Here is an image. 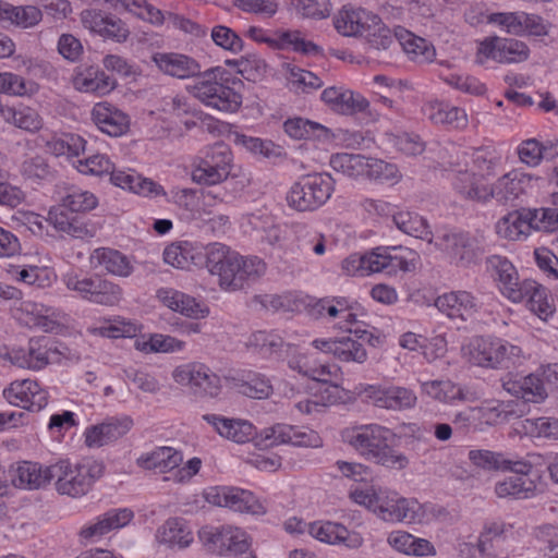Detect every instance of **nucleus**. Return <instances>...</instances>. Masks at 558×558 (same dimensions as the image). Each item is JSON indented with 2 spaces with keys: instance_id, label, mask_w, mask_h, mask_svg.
<instances>
[{
  "instance_id": "nucleus-11",
  "label": "nucleus",
  "mask_w": 558,
  "mask_h": 558,
  "mask_svg": "<svg viewBox=\"0 0 558 558\" xmlns=\"http://www.w3.org/2000/svg\"><path fill=\"white\" fill-rule=\"evenodd\" d=\"M204 498L208 504L238 512L263 515L267 511L253 493L233 486L209 487L205 490Z\"/></svg>"
},
{
  "instance_id": "nucleus-12",
  "label": "nucleus",
  "mask_w": 558,
  "mask_h": 558,
  "mask_svg": "<svg viewBox=\"0 0 558 558\" xmlns=\"http://www.w3.org/2000/svg\"><path fill=\"white\" fill-rule=\"evenodd\" d=\"M531 464L523 462L512 463L514 473L495 485V494L498 498L521 500L530 499L538 494V486L530 475Z\"/></svg>"
},
{
  "instance_id": "nucleus-54",
  "label": "nucleus",
  "mask_w": 558,
  "mask_h": 558,
  "mask_svg": "<svg viewBox=\"0 0 558 558\" xmlns=\"http://www.w3.org/2000/svg\"><path fill=\"white\" fill-rule=\"evenodd\" d=\"M481 426L483 424L494 426L508 422L511 417L518 416L512 409L511 402L493 401L477 407Z\"/></svg>"
},
{
  "instance_id": "nucleus-36",
  "label": "nucleus",
  "mask_w": 558,
  "mask_h": 558,
  "mask_svg": "<svg viewBox=\"0 0 558 558\" xmlns=\"http://www.w3.org/2000/svg\"><path fill=\"white\" fill-rule=\"evenodd\" d=\"M502 388L524 402H543L548 393L545 383L539 375L530 374L520 379L507 380L502 383Z\"/></svg>"
},
{
  "instance_id": "nucleus-15",
  "label": "nucleus",
  "mask_w": 558,
  "mask_h": 558,
  "mask_svg": "<svg viewBox=\"0 0 558 558\" xmlns=\"http://www.w3.org/2000/svg\"><path fill=\"white\" fill-rule=\"evenodd\" d=\"M260 441L264 442L265 447L284 444L313 448L322 446V439L316 432L287 424H276L271 427L264 428L260 432Z\"/></svg>"
},
{
  "instance_id": "nucleus-23",
  "label": "nucleus",
  "mask_w": 558,
  "mask_h": 558,
  "mask_svg": "<svg viewBox=\"0 0 558 558\" xmlns=\"http://www.w3.org/2000/svg\"><path fill=\"white\" fill-rule=\"evenodd\" d=\"M132 425L133 421L129 416L107 418L85 430V445L89 448L106 446L125 435Z\"/></svg>"
},
{
  "instance_id": "nucleus-16",
  "label": "nucleus",
  "mask_w": 558,
  "mask_h": 558,
  "mask_svg": "<svg viewBox=\"0 0 558 558\" xmlns=\"http://www.w3.org/2000/svg\"><path fill=\"white\" fill-rule=\"evenodd\" d=\"M3 397L15 407L38 412L48 403V393L37 381L31 379L15 380L3 390Z\"/></svg>"
},
{
  "instance_id": "nucleus-10",
  "label": "nucleus",
  "mask_w": 558,
  "mask_h": 558,
  "mask_svg": "<svg viewBox=\"0 0 558 558\" xmlns=\"http://www.w3.org/2000/svg\"><path fill=\"white\" fill-rule=\"evenodd\" d=\"M198 534L206 549L217 555H238L250 548L246 532L235 526H205Z\"/></svg>"
},
{
  "instance_id": "nucleus-44",
  "label": "nucleus",
  "mask_w": 558,
  "mask_h": 558,
  "mask_svg": "<svg viewBox=\"0 0 558 558\" xmlns=\"http://www.w3.org/2000/svg\"><path fill=\"white\" fill-rule=\"evenodd\" d=\"M50 471L51 464L43 465L37 462L24 461L17 466L13 483L19 487L40 488L53 480V476H50L52 474Z\"/></svg>"
},
{
  "instance_id": "nucleus-62",
  "label": "nucleus",
  "mask_w": 558,
  "mask_h": 558,
  "mask_svg": "<svg viewBox=\"0 0 558 558\" xmlns=\"http://www.w3.org/2000/svg\"><path fill=\"white\" fill-rule=\"evenodd\" d=\"M288 76L287 80L292 88L295 90L310 92L314 89L320 88L324 83L323 81L313 72L303 70L298 66L288 65Z\"/></svg>"
},
{
  "instance_id": "nucleus-42",
  "label": "nucleus",
  "mask_w": 558,
  "mask_h": 558,
  "mask_svg": "<svg viewBox=\"0 0 558 558\" xmlns=\"http://www.w3.org/2000/svg\"><path fill=\"white\" fill-rule=\"evenodd\" d=\"M157 298L172 311L187 317H204L208 313V310L204 308L194 298L173 289H159Z\"/></svg>"
},
{
  "instance_id": "nucleus-58",
  "label": "nucleus",
  "mask_w": 558,
  "mask_h": 558,
  "mask_svg": "<svg viewBox=\"0 0 558 558\" xmlns=\"http://www.w3.org/2000/svg\"><path fill=\"white\" fill-rule=\"evenodd\" d=\"M471 462L485 471H507L512 469V462L504 458L501 453L490 450L476 449L469 452Z\"/></svg>"
},
{
  "instance_id": "nucleus-31",
  "label": "nucleus",
  "mask_w": 558,
  "mask_h": 558,
  "mask_svg": "<svg viewBox=\"0 0 558 558\" xmlns=\"http://www.w3.org/2000/svg\"><path fill=\"white\" fill-rule=\"evenodd\" d=\"M92 119L101 132L110 136L124 134L130 125L128 114L107 101L94 106Z\"/></svg>"
},
{
  "instance_id": "nucleus-55",
  "label": "nucleus",
  "mask_w": 558,
  "mask_h": 558,
  "mask_svg": "<svg viewBox=\"0 0 558 558\" xmlns=\"http://www.w3.org/2000/svg\"><path fill=\"white\" fill-rule=\"evenodd\" d=\"M252 302L256 305L265 310L271 311H286V312H299L302 310V305L304 304V299L298 298L292 293H287L282 295L278 294H264V295H255Z\"/></svg>"
},
{
  "instance_id": "nucleus-39",
  "label": "nucleus",
  "mask_w": 558,
  "mask_h": 558,
  "mask_svg": "<svg viewBox=\"0 0 558 558\" xmlns=\"http://www.w3.org/2000/svg\"><path fill=\"white\" fill-rule=\"evenodd\" d=\"M182 461L181 451L172 447H158L151 452L141 456L137 459V465L144 470L167 473L178 469Z\"/></svg>"
},
{
  "instance_id": "nucleus-17",
  "label": "nucleus",
  "mask_w": 558,
  "mask_h": 558,
  "mask_svg": "<svg viewBox=\"0 0 558 558\" xmlns=\"http://www.w3.org/2000/svg\"><path fill=\"white\" fill-rule=\"evenodd\" d=\"M374 258L376 272L388 275L413 271L420 259L414 251L402 246L376 247Z\"/></svg>"
},
{
  "instance_id": "nucleus-14",
  "label": "nucleus",
  "mask_w": 558,
  "mask_h": 558,
  "mask_svg": "<svg viewBox=\"0 0 558 558\" xmlns=\"http://www.w3.org/2000/svg\"><path fill=\"white\" fill-rule=\"evenodd\" d=\"M530 56L527 45L514 38L493 37L481 43L477 51V61L483 63L482 57L493 59L500 63H518L525 61Z\"/></svg>"
},
{
  "instance_id": "nucleus-21",
  "label": "nucleus",
  "mask_w": 558,
  "mask_h": 558,
  "mask_svg": "<svg viewBox=\"0 0 558 558\" xmlns=\"http://www.w3.org/2000/svg\"><path fill=\"white\" fill-rule=\"evenodd\" d=\"M435 306L449 318L468 320L473 318L481 308L477 299L469 291L459 290L439 295Z\"/></svg>"
},
{
  "instance_id": "nucleus-47",
  "label": "nucleus",
  "mask_w": 558,
  "mask_h": 558,
  "mask_svg": "<svg viewBox=\"0 0 558 558\" xmlns=\"http://www.w3.org/2000/svg\"><path fill=\"white\" fill-rule=\"evenodd\" d=\"M396 227L403 233L433 243V232L427 220L416 213L399 211L392 216Z\"/></svg>"
},
{
  "instance_id": "nucleus-29",
  "label": "nucleus",
  "mask_w": 558,
  "mask_h": 558,
  "mask_svg": "<svg viewBox=\"0 0 558 558\" xmlns=\"http://www.w3.org/2000/svg\"><path fill=\"white\" fill-rule=\"evenodd\" d=\"M165 263L180 269L196 267H206L207 245H193L189 242L171 244L163 251Z\"/></svg>"
},
{
  "instance_id": "nucleus-49",
  "label": "nucleus",
  "mask_w": 558,
  "mask_h": 558,
  "mask_svg": "<svg viewBox=\"0 0 558 558\" xmlns=\"http://www.w3.org/2000/svg\"><path fill=\"white\" fill-rule=\"evenodd\" d=\"M41 19L43 13L37 7H13L0 1V21H9L21 28H31L37 25Z\"/></svg>"
},
{
  "instance_id": "nucleus-25",
  "label": "nucleus",
  "mask_w": 558,
  "mask_h": 558,
  "mask_svg": "<svg viewBox=\"0 0 558 558\" xmlns=\"http://www.w3.org/2000/svg\"><path fill=\"white\" fill-rule=\"evenodd\" d=\"M308 533L316 539L331 545L344 544L349 548H359L363 544L359 533L350 532L344 525L331 521L310 523Z\"/></svg>"
},
{
  "instance_id": "nucleus-8",
  "label": "nucleus",
  "mask_w": 558,
  "mask_h": 558,
  "mask_svg": "<svg viewBox=\"0 0 558 558\" xmlns=\"http://www.w3.org/2000/svg\"><path fill=\"white\" fill-rule=\"evenodd\" d=\"M63 282L69 290L77 292L90 303L116 306L123 299V289L100 276L81 277L70 272L63 277Z\"/></svg>"
},
{
  "instance_id": "nucleus-28",
  "label": "nucleus",
  "mask_w": 558,
  "mask_h": 558,
  "mask_svg": "<svg viewBox=\"0 0 558 558\" xmlns=\"http://www.w3.org/2000/svg\"><path fill=\"white\" fill-rule=\"evenodd\" d=\"M369 397L378 408L403 411L412 409L417 401L416 395L409 388L390 386L386 388L371 386Z\"/></svg>"
},
{
  "instance_id": "nucleus-34",
  "label": "nucleus",
  "mask_w": 558,
  "mask_h": 558,
  "mask_svg": "<svg viewBox=\"0 0 558 558\" xmlns=\"http://www.w3.org/2000/svg\"><path fill=\"white\" fill-rule=\"evenodd\" d=\"M134 513L131 509H111L97 518L95 523L84 526L80 531V537L83 541H92L100 537L112 530L121 529L129 524Z\"/></svg>"
},
{
  "instance_id": "nucleus-18",
  "label": "nucleus",
  "mask_w": 558,
  "mask_h": 558,
  "mask_svg": "<svg viewBox=\"0 0 558 558\" xmlns=\"http://www.w3.org/2000/svg\"><path fill=\"white\" fill-rule=\"evenodd\" d=\"M330 166L335 171L350 178L368 175L376 179L383 174L384 169L388 168V165L381 160H373L362 155L347 153L332 155Z\"/></svg>"
},
{
  "instance_id": "nucleus-30",
  "label": "nucleus",
  "mask_w": 558,
  "mask_h": 558,
  "mask_svg": "<svg viewBox=\"0 0 558 558\" xmlns=\"http://www.w3.org/2000/svg\"><path fill=\"white\" fill-rule=\"evenodd\" d=\"M153 61L165 74L184 80L201 74V65L193 58L175 52H157Z\"/></svg>"
},
{
  "instance_id": "nucleus-22",
  "label": "nucleus",
  "mask_w": 558,
  "mask_h": 558,
  "mask_svg": "<svg viewBox=\"0 0 558 558\" xmlns=\"http://www.w3.org/2000/svg\"><path fill=\"white\" fill-rule=\"evenodd\" d=\"M312 344L324 353L332 354L341 362L363 364L367 360V352L363 343L351 336L333 339H315Z\"/></svg>"
},
{
  "instance_id": "nucleus-5",
  "label": "nucleus",
  "mask_w": 558,
  "mask_h": 558,
  "mask_svg": "<svg viewBox=\"0 0 558 558\" xmlns=\"http://www.w3.org/2000/svg\"><path fill=\"white\" fill-rule=\"evenodd\" d=\"M50 472L59 494L77 498L86 495L93 484L104 475L105 465L90 459L76 464L64 459L51 464Z\"/></svg>"
},
{
  "instance_id": "nucleus-59",
  "label": "nucleus",
  "mask_w": 558,
  "mask_h": 558,
  "mask_svg": "<svg viewBox=\"0 0 558 558\" xmlns=\"http://www.w3.org/2000/svg\"><path fill=\"white\" fill-rule=\"evenodd\" d=\"M135 347L137 350L145 352L172 353L182 351L185 347V342L171 336L155 333L151 335L147 341L140 342L137 340Z\"/></svg>"
},
{
  "instance_id": "nucleus-27",
  "label": "nucleus",
  "mask_w": 558,
  "mask_h": 558,
  "mask_svg": "<svg viewBox=\"0 0 558 558\" xmlns=\"http://www.w3.org/2000/svg\"><path fill=\"white\" fill-rule=\"evenodd\" d=\"M377 22V15L348 7H343L333 19L336 29L343 36H363Z\"/></svg>"
},
{
  "instance_id": "nucleus-4",
  "label": "nucleus",
  "mask_w": 558,
  "mask_h": 558,
  "mask_svg": "<svg viewBox=\"0 0 558 558\" xmlns=\"http://www.w3.org/2000/svg\"><path fill=\"white\" fill-rule=\"evenodd\" d=\"M354 500L367 507L380 519L390 522H422V506L416 500L400 497L387 488L371 486L353 493Z\"/></svg>"
},
{
  "instance_id": "nucleus-24",
  "label": "nucleus",
  "mask_w": 558,
  "mask_h": 558,
  "mask_svg": "<svg viewBox=\"0 0 558 558\" xmlns=\"http://www.w3.org/2000/svg\"><path fill=\"white\" fill-rule=\"evenodd\" d=\"M246 35L257 43H266L280 49L292 47L294 51L302 52L304 54L320 53V48L316 44L305 40L299 31L282 32L277 38H269L265 35V32L262 28L251 26L247 29Z\"/></svg>"
},
{
  "instance_id": "nucleus-48",
  "label": "nucleus",
  "mask_w": 558,
  "mask_h": 558,
  "mask_svg": "<svg viewBox=\"0 0 558 558\" xmlns=\"http://www.w3.org/2000/svg\"><path fill=\"white\" fill-rule=\"evenodd\" d=\"M21 175L35 184L52 181L56 169L41 155H26L20 165Z\"/></svg>"
},
{
  "instance_id": "nucleus-2",
  "label": "nucleus",
  "mask_w": 558,
  "mask_h": 558,
  "mask_svg": "<svg viewBox=\"0 0 558 558\" xmlns=\"http://www.w3.org/2000/svg\"><path fill=\"white\" fill-rule=\"evenodd\" d=\"M390 437L391 432L377 424L360 425L342 433L344 442L366 460L385 468L403 470L409 459L388 444Z\"/></svg>"
},
{
  "instance_id": "nucleus-19",
  "label": "nucleus",
  "mask_w": 558,
  "mask_h": 558,
  "mask_svg": "<svg viewBox=\"0 0 558 558\" xmlns=\"http://www.w3.org/2000/svg\"><path fill=\"white\" fill-rule=\"evenodd\" d=\"M487 268L492 271L501 293L512 302L522 301V281L510 260L499 255H493L486 260Z\"/></svg>"
},
{
  "instance_id": "nucleus-38",
  "label": "nucleus",
  "mask_w": 558,
  "mask_h": 558,
  "mask_svg": "<svg viewBox=\"0 0 558 558\" xmlns=\"http://www.w3.org/2000/svg\"><path fill=\"white\" fill-rule=\"evenodd\" d=\"M322 99L335 111L342 114H355L368 108V100L352 90L328 87L323 90Z\"/></svg>"
},
{
  "instance_id": "nucleus-7",
  "label": "nucleus",
  "mask_w": 558,
  "mask_h": 558,
  "mask_svg": "<svg viewBox=\"0 0 558 558\" xmlns=\"http://www.w3.org/2000/svg\"><path fill=\"white\" fill-rule=\"evenodd\" d=\"M333 192V180L327 173L302 177L287 194L288 205L301 213L314 211L322 207Z\"/></svg>"
},
{
  "instance_id": "nucleus-46",
  "label": "nucleus",
  "mask_w": 558,
  "mask_h": 558,
  "mask_svg": "<svg viewBox=\"0 0 558 558\" xmlns=\"http://www.w3.org/2000/svg\"><path fill=\"white\" fill-rule=\"evenodd\" d=\"M388 544L399 553L413 556L435 555V547L425 538L414 537L404 531H393L388 535Z\"/></svg>"
},
{
  "instance_id": "nucleus-40",
  "label": "nucleus",
  "mask_w": 558,
  "mask_h": 558,
  "mask_svg": "<svg viewBox=\"0 0 558 558\" xmlns=\"http://www.w3.org/2000/svg\"><path fill=\"white\" fill-rule=\"evenodd\" d=\"M531 177L519 173H507L492 187H488L487 199L496 198L498 202L509 203L525 193Z\"/></svg>"
},
{
  "instance_id": "nucleus-20",
  "label": "nucleus",
  "mask_w": 558,
  "mask_h": 558,
  "mask_svg": "<svg viewBox=\"0 0 558 558\" xmlns=\"http://www.w3.org/2000/svg\"><path fill=\"white\" fill-rule=\"evenodd\" d=\"M49 343L48 337L31 338L26 348H13L7 355L12 364L21 368L39 371L49 363Z\"/></svg>"
},
{
  "instance_id": "nucleus-13",
  "label": "nucleus",
  "mask_w": 558,
  "mask_h": 558,
  "mask_svg": "<svg viewBox=\"0 0 558 558\" xmlns=\"http://www.w3.org/2000/svg\"><path fill=\"white\" fill-rule=\"evenodd\" d=\"M438 248L445 250L458 266H470L477 263L484 255L482 242L469 233H446L440 242H436Z\"/></svg>"
},
{
  "instance_id": "nucleus-41",
  "label": "nucleus",
  "mask_w": 558,
  "mask_h": 558,
  "mask_svg": "<svg viewBox=\"0 0 558 558\" xmlns=\"http://www.w3.org/2000/svg\"><path fill=\"white\" fill-rule=\"evenodd\" d=\"M74 86L80 92L104 96L116 88L117 81L98 68L90 66L75 76Z\"/></svg>"
},
{
  "instance_id": "nucleus-52",
  "label": "nucleus",
  "mask_w": 558,
  "mask_h": 558,
  "mask_svg": "<svg viewBox=\"0 0 558 558\" xmlns=\"http://www.w3.org/2000/svg\"><path fill=\"white\" fill-rule=\"evenodd\" d=\"M286 133L294 140H315L326 137L328 129L303 118L289 119L283 124Z\"/></svg>"
},
{
  "instance_id": "nucleus-51",
  "label": "nucleus",
  "mask_w": 558,
  "mask_h": 558,
  "mask_svg": "<svg viewBox=\"0 0 558 558\" xmlns=\"http://www.w3.org/2000/svg\"><path fill=\"white\" fill-rule=\"evenodd\" d=\"M531 229H533L532 223L525 218V209L510 213L497 223V232L512 241L527 235Z\"/></svg>"
},
{
  "instance_id": "nucleus-33",
  "label": "nucleus",
  "mask_w": 558,
  "mask_h": 558,
  "mask_svg": "<svg viewBox=\"0 0 558 558\" xmlns=\"http://www.w3.org/2000/svg\"><path fill=\"white\" fill-rule=\"evenodd\" d=\"M89 260L95 269L101 268L116 277L128 278L134 271V266L129 257L120 251L110 247L94 250Z\"/></svg>"
},
{
  "instance_id": "nucleus-1",
  "label": "nucleus",
  "mask_w": 558,
  "mask_h": 558,
  "mask_svg": "<svg viewBox=\"0 0 558 558\" xmlns=\"http://www.w3.org/2000/svg\"><path fill=\"white\" fill-rule=\"evenodd\" d=\"M206 268L218 277L220 288L226 291L244 289L266 272V264L260 258L244 257L218 242L207 245Z\"/></svg>"
},
{
  "instance_id": "nucleus-35",
  "label": "nucleus",
  "mask_w": 558,
  "mask_h": 558,
  "mask_svg": "<svg viewBox=\"0 0 558 558\" xmlns=\"http://www.w3.org/2000/svg\"><path fill=\"white\" fill-rule=\"evenodd\" d=\"M193 532L182 518H170L157 529L156 541L170 549H184L193 542Z\"/></svg>"
},
{
  "instance_id": "nucleus-9",
  "label": "nucleus",
  "mask_w": 558,
  "mask_h": 558,
  "mask_svg": "<svg viewBox=\"0 0 558 558\" xmlns=\"http://www.w3.org/2000/svg\"><path fill=\"white\" fill-rule=\"evenodd\" d=\"M173 380L187 386L197 397H217L221 390V380L208 366L202 363H187L175 367Z\"/></svg>"
},
{
  "instance_id": "nucleus-53",
  "label": "nucleus",
  "mask_w": 558,
  "mask_h": 558,
  "mask_svg": "<svg viewBox=\"0 0 558 558\" xmlns=\"http://www.w3.org/2000/svg\"><path fill=\"white\" fill-rule=\"evenodd\" d=\"M521 432L532 438L558 439V418L542 416L525 418L520 423Z\"/></svg>"
},
{
  "instance_id": "nucleus-37",
  "label": "nucleus",
  "mask_w": 558,
  "mask_h": 558,
  "mask_svg": "<svg viewBox=\"0 0 558 558\" xmlns=\"http://www.w3.org/2000/svg\"><path fill=\"white\" fill-rule=\"evenodd\" d=\"M203 418L210 424L221 437L238 444L248 441L254 435V426L244 420L228 418L217 414H205Z\"/></svg>"
},
{
  "instance_id": "nucleus-61",
  "label": "nucleus",
  "mask_w": 558,
  "mask_h": 558,
  "mask_svg": "<svg viewBox=\"0 0 558 558\" xmlns=\"http://www.w3.org/2000/svg\"><path fill=\"white\" fill-rule=\"evenodd\" d=\"M525 218L531 221L533 230L544 232L558 230V213L555 207L525 209Z\"/></svg>"
},
{
  "instance_id": "nucleus-26",
  "label": "nucleus",
  "mask_w": 558,
  "mask_h": 558,
  "mask_svg": "<svg viewBox=\"0 0 558 558\" xmlns=\"http://www.w3.org/2000/svg\"><path fill=\"white\" fill-rule=\"evenodd\" d=\"M54 193L59 205L51 209H59V211L85 213L94 209L98 204L97 197L92 192L68 183L57 184Z\"/></svg>"
},
{
  "instance_id": "nucleus-50",
  "label": "nucleus",
  "mask_w": 558,
  "mask_h": 558,
  "mask_svg": "<svg viewBox=\"0 0 558 558\" xmlns=\"http://www.w3.org/2000/svg\"><path fill=\"white\" fill-rule=\"evenodd\" d=\"M453 187L464 197L473 201H487L488 186L481 179L468 170L458 171L453 179Z\"/></svg>"
},
{
  "instance_id": "nucleus-6",
  "label": "nucleus",
  "mask_w": 558,
  "mask_h": 558,
  "mask_svg": "<svg viewBox=\"0 0 558 558\" xmlns=\"http://www.w3.org/2000/svg\"><path fill=\"white\" fill-rule=\"evenodd\" d=\"M470 362L488 368H509L522 354L521 348L494 337H475L466 348Z\"/></svg>"
},
{
  "instance_id": "nucleus-43",
  "label": "nucleus",
  "mask_w": 558,
  "mask_h": 558,
  "mask_svg": "<svg viewBox=\"0 0 558 558\" xmlns=\"http://www.w3.org/2000/svg\"><path fill=\"white\" fill-rule=\"evenodd\" d=\"M423 112L435 124L462 129L468 123L466 113L463 109L441 101L426 104L423 107Z\"/></svg>"
},
{
  "instance_id": "nucleus-60",
  "label": "nucleus",
  "mask_w": 558,
  "mask_h": 558,
  "mask_svg": "<svg viewBox=\"0 0 558 558\" xmlns=\"http://www.w3.org/2000/svg\"><path fill=\"white\" fill-rule=\"evenodd\" d=\"M242 395L253 399H266L272 393L270 380L262 374L248 373L238 385Z\"/></svg>"
},
{
  "instance_id": "nucleus-64",
  "label": "nucleus",
  "mask_w": 558,
  "mask_h": 558,
  "mask_svg": "<svg viewBox=\"0 0 558 558\" xmlns=\"http://www.w3.org/2000/svg\"><path fill=\"white\" fill-rule=\"evenodd\" d=\"M477 549L484 558H507L511 551V545L507 538L480 536Z\"/></svg>"
},
{
  "instance_id": "nucleus-56",
  "label": "nucleus",
  "mask_w": 558,
  "mask_h": 558,
  "mask_svg": "<svg viewBox=\"0 0 558 558\" xmlns=\"http://www.w3.org/2000/svg\"><path fill=\"white\" fill-rule=\"evenodd\" d=\"M38 90V85L23 76L11 73H0V93L10 96H31Z\"/></svg>"
},
{
  "instance_id": "nucleus-3",
  "label": "nucleus",
  "mask_w": 558,
  "mask_h": 558,
  "mask_svg": "<svg viewBox=\"0 0 558 558\" xmlns=\"http://www.w3.org/2000/svg\"><path fill=\"white\" fill-rule=\"evenodd\" d=\"M242 85L239 77L217 66L201 72L190 92L207 108L220 112H236L242 105Z\"/></svg>"
},
{
  "instance_id": "nucleus-32",
  "label": "nucleus",
  "mask_w": 558,
  "mask_h": 558,
  "mask_svg": "<svg viewBox=\"0 0 558 558\" xmlns=\"http://www.w3.org/2000/svg\"><path fill=\"white\" fill-rule=\"evenodd\" d=\"M82 22L85 27L101 36L112 38L116 41H124L130 32L125 24L113 16L104 15L97 10H85L82 12Z\"/></svg>"
},
{
  "instance_id": "nucleus-45",
  "label": "nucleus",
  "mask_w": 558,
  "mask_h": 558,
  "mask_svg": "<svg viewBox=\"0 0 558 558\" xmlns=\"http://www.w3.org/2000/svg\"><path fill=\"white\" fill-rule=\"evenodd\" d=\"M397 39L399 40V47L409 54L411 60L418 63H426L432 62L435 59V48L424 38L399 27L397 28Z\"/></svg>"
},
{
  "instance_id": "nucleus-63",
  "label": "nucleus",
  "mask_w": 558,
  "mask_h": 558,
  "mask_svg": "<svg viewBox=\"0 0 558 558\" xmlns=\"http://www.w3.org/2000/svg\"><path fill=\"white\" fill-rule=\"evenodd\" d=\"M363 37L366 38L369 47L375 50H387L392 46L399 47L397 32L392 35L390 29L381 24L380 20L374 24V27L369 26V29L365 32Z\"/></svg>"
},
{
  "instance_id": "nucleus-57",
  "label": "nucleus",
  "mask_w": 558,
  "mask_h": 558,
  "mask_svg": "<svg viewBox=\"0 0 558 558\" xmlns=\"http://www.w3.org/2000/svg\"><path fill=\"white\" fill-rule=\"evenodd\" d=\"M375 248L365 254L353 253L341 263L342 270L349 276L365 277L375 274Z\"/></svg>"
}]
</instances>
